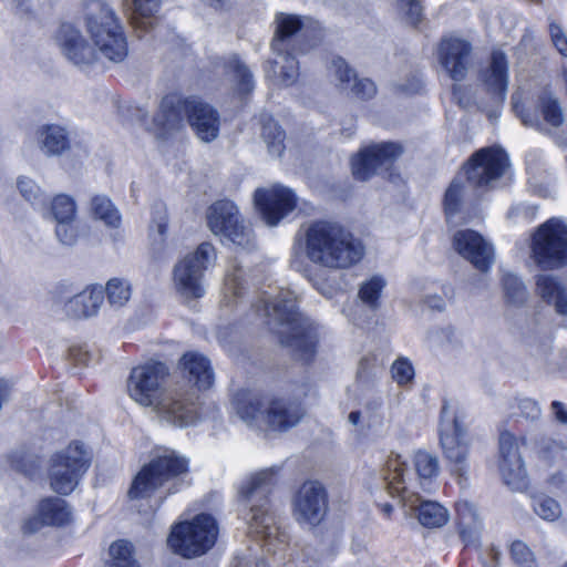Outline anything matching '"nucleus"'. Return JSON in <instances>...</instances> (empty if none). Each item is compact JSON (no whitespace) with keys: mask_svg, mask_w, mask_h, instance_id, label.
I'll list each match as a JSON object with an SVG mask.
<instances>
[{"mask_svg":"<svg viewBox=\"0 0 567 567\" xmlns=\"http://www.w3.org/2000/svg\"><path fill=\"white\" fill-rule=\"evenodd\" d=\"M86 9V30L93 47L78 29L64 23L58 34L63 54L76 65H90L101 59L123 62L128 54L127 41L113 9L100 0H91Z\"/></svg>","mask_w":567,"mask_h":567,"instance_id":"1","label":"nucleus"},{"mask_svg":"<svg viewBox=\"0 0 567 567\" xmlns=\"http://www.w3.org/2000/svg\"><path fill=\"white\" fill-rule=\"evenodd\" d=\"M256 311H262L265 324L279 336L280 342L290 347L295 355L305 362L316 354L318 334L316 328L297 311L293 292L280 290L276 296L264 292Z\"/></svg>","mask_w":567,"mask_h":567,"instance_id":"2","label":"nucleus"},{"mask_svg":"<svg viewBox=\"0 0 567 567\" xmlns=\"http://www.w3.org/2000/svg\"><path fill=\"white\" fill-rule=\"evenodd\" d=\"M185 120L200 141L209 143L218 136L220 121L217 111L198 99H184L175 93L162 99L148 130L156 138H166L179 131Z\"/></svg>","mask_w":567,"mask_h":567,"instance_id":"3","label":"nucleus"},{"mask_svg":"<svg viewBox=\"0 0 567 567\" xmlns=\"http://www.w3.org/2000/svg\"><path fill=\"white\" fill-rule=\"evenodd\" d=\"M307 258L328 269H348L364 256V246L341 226L328 221L310 224L303 235Z\"/></svg>","mask_w":567,"mask_h":567,"instance_id":"4","label":"nucleus"},{"mask_svg":"<svg viewBox=\"0 0 567 567\" xmlns=\"http://www.w3.org/2000/svg\"><path fill=\"white\" fill-rule=\"evenodd\" d=\"M278 468L270 467L254 473L241 485L239 493L250 504L249 530L262 542L268 553L282 549L288 536L278 526L270 509L268 494L277 483Z\"/></svg>","mask_w":567,"mask_h":567,"instance_id":"5","label":"nucleus"},{"mask_svg":"<svg viewBox=\"0 0 567 567\" xmlns=\"http://www.w3.org/2000/svg\"><path fill=\"white\" fill-rule=\"evenodd\" d=\"M405 461L400 454L391 453L380 470V486L391 497H399L405 506L415 512L419 522L429 528L441 527L449 520V513L441 504L424 501L414 485H408Z\"/></svg>","mask_w":567,"mask_h":567,"instance_id":"6","label":"nucleus"},{"mask_svg":"<svg viewBox=\"0 0 567 567\" xmlns=\"http://www.w3.org/2000/svg\"><path fill=\"white\" fill-rule=\"evenodd\" d=\"M237 414L250 426L284 432L305 415L300 403L284 398L245 394L235 401Z\"/></svg>","mask_w":567,"mask_h":567,"instance_id":"7","label":"nucleus"},{"mask_svg":"<svg viewBox=\"0 0 567 567\" xmlns=\"http://www.w3.org/2000/svg\"><path fill=\"white\" fill-rule=\"evenodd\" d=\"M187 468L188 462L184 456L169 449L158 450L135 475L128 496L130 498L148 497L159 487L185 474Z\"/></svg>","mask_w":567,"mask_h":567,"instance_id":"8","label":"nucleus"},{"mask_svg":"<svg viewBox=\"0 0 567 567\" xmlns=\"http://www.w3.org/2000/svg\"><path fill=\"white\" fill-rule=\"evenodd\" d=\"M216 259L215 247L209 243H202L174 266L173 285L183 300L192 301L205 295L204 275L215 265Z\"/></svg>","mask_w":567,"mask_h":567,"instance_id":"9","label":"nucleus"},{"mask_svg":"<svg viewBox=\"0 0 567 567\" xmlns=\"http://www.w3.org/2000/svg\"><path fill=\"white\" fill-rule=\"evenodd\" d=\"M530 259L542 269L567 265V223L553 217L539 225L530 237Z\"/></svg>","mask_w":567,"mask_h":567,"instance_id":"10","label":"nucleus"},{"mask_svg":"<svg viewBox=\"0 0 567 567\" xmlns=\"http://www.w3.org/2000/svg\"><path fill=\"white\" fill-rule=\"evenodd\" d=\"M217 538L215 519L207 514H199L190 522L175 524L167 537V545L185 558H193L210 549Z\"/></svg>","mask_w":567,"mask_h":567,"instance_id":"11","label":"nucleus"},{"mask_svg":"<svg viewBox=\"0 0 567 567\" xmlns=\"http://www.w3.org/2000/svg\"><path fill=\"white\" fill-rule=\"evenodd\" d=\"M309 19H302L299 16L278 13L276 16V31L271 42V48L279 55L280 60L269 61L265 66L266 76L284 85H291L298 78V63L290 54H282L285 51V41L297 31L306 27Z\"/></svg>","mask_w":567,"mask_h":567,"instance_id":"12","label":"nucleus"},{"mask_svg":"<svg viewBox=\"0 0 567 567\" xmlns=\"http://www.w3.org/2000/svg\"><path fill=\"white\" fill-rule=\"evenodd\" d=\"M439 433L443 453L452 464V473L460 482L466 481L468 473L466 432L449 402H444L442 406Z\"/></svg>","mask_w":567,"mask_h":567,"instance_id":"13","label":"nucleus"},{"mask_svg":"<svg viewBox=\"0 0 567 567\" xmlns=\"http://www.w3.org/2000/svg\"><path fill=\"white\" fill-rule=\"evenodd\" d=\"M89 468V458L83 445L75 442L51 457L49 482L51 488L61 495H69Z\"/></svg>","mask_w":567,"mask_h":567,"instance_id":"14","label":"nucleus"},{"mask_svg":"<svg viewBox=\"0 0 567 567\" xmlns=\"http://www.w3.org/2000/svg\"><path fill=\"white\" fill-rule=\"evenodd\" d=\"M207 225L223 241L244 249L254 246L251 228L245 224L238 207L230 200H218L208 208Z\"/></svg>","mask_w":567,"mask_h":567,"instance_id":"15","label":"nucleus"},{"mask_svg":"<svg viewBox=\"0 0 567 567\" xmlns=\"http://www.w3.org/2000/svg\"><path fill=\"white\" fill-rule=\"evenodd\" d=\"M197 396L190 390L163 391L152 408L157 419L176 427H187L197 421Z\"/></svg>","mask_w":567,"mask_h":567,"instance_id":"16","label":"nucleus"},{"mask_svg":"<svg viewBox=\"0 0 567 567\" xmlns=\"http://www.w3.org/2000/svg\"><path fill=\"white\" fill-rule=\"evenodd\" d=\"M167 375L168 369L162 362H148L134 368L127 380L130 396L142 406L153 408L163 393L161 388Z\"/></svg>","mask_w":567,"mask_h":567,"instance_id":"17","label":"nucleus"},{"mask_svg":"<svg viewBox=\"0 0 567 567\" xmlns=\"http://www.w3.org/2000/svg\"><path fill=\"white\" fill-rule=\"evenodd\" d=\"M328 512V495L317 481L303 483L292 501V515L300 524L309 527L319 525Z\"/></svg>","mask_w":567,"mask_h":567,"instance_id":"18","label":"nucleus"},{"mask_svg":"<svg viewBox=\"0 0 567 567\" xmlns=\"http://www.w3.org/2000/svg\"><path fill=\"white\" fill-rule=\"evenodd\" d=\"M508 167V156L502 148H482L466 166L467 181L474 187H487L498 181Z\"/></svg>","mask_w":567,"mask_h":567,"instance_id":"19","label":"nucleus"},{"mask_svg":"<svg viewBox=\"0 0 567 567\" xmlns=\"http://www.w3.org/2000/svg\"><path fill=\"white\" fill-rule=\"evenodd\" d=\"M401 153L402 147L392 142L370 145L352 157V175L363 182L375 174L388 172Z\"/></svg>","mask_w":567,"mask_h":567,"instance_id":"20","label":"nucleus"},{"mask_svg":"<svg viewBox=\"0 0 567 567\" xmlns=\"http://www.w3.org/2000/svg\"><path fill=\"white\" fill-rule=\"evenodd\" d=\"M512 107L525 126L534 127L540 132H548V126L558 127L565 120L559 102L547 91L538 97V107L543 120H540L539 113H530L525 110L520 91H516L512 95Z\"/></svg>","mask_w":567,"mask_h":567,"instance_id":"21","label":"nucleus"},{"mask_svg":"<svg viewBox=\"0 0 567 567\" xmlns=\"http://www.w3.org/2000/svg\"><path fill=\"white\" fill-rule=\"evenodd\" d=\"M254 199L262 219L269 226L278 225L297 206L295 193L281 185L258 188L255 192Z\"/></svg>","mask_w":567,"mask_h":567,"instance_id":"22","label":"nucleus"},{"mask_svg":"<svg viewBox=\"0 0 567 567\" xmlns=\"http://www.w3.org/2000/svg\"><path fill=\"white\" fill-rule=\"evenodd\" d=\"M498 467L503 481L513 489L527 486V471L519 452V440L509 432L499 435Z\"/></svg>","mask_w":567,"mask_h":567,"instance_id":"23","label":"nucleus"},{"mask_svg":"<svg viewBox=\"0 0 567 567\" xmlns=\"http://www.w3.org/2000/svg\"><path fill=\"white\" fill-rule=\"evenodd\" d=\"M453 248L468 260L477 270L487 272L494 264V248L481 234L472 229H462L454 234Z\"/></svg>","mask_w":567,"mask_h":567,"instance_id":"24","label":"nucleus"},{"mask_svg":"<svg viewBox=\"0 0 567 567\" xmlns=\"http://www.w3.org/2000/svg\"><path fill=\"white\" fill-rule=\"evenodd\" d=\"M439 61L449 76L463 81L472 65V45L460 38H445L439 47Z\"/></svg>","mask_w":567,"mask_h":567,"instance_id":"25","label":"nucleus"},{"mask_svg":"<svg viewBox=\"0 0 567 567\" xmlns=\"http://www.w3.org/2000/svg\"><path fill=\"white\" fill-rule=\"evenodd\" d=\"M480 82L493 105L504 103L508 86V62L503 51L493 50L489 64L480 73Z\"/></svg>","mask_w":567,"mask_h":567,"instance_id":"26","label":"nucleus"},{"mask_svg":"<svg viewBox=\"0 0 567 567\" xmlns=\"http://www.w3.org/2000/svg\"><path fill=\"white\" fill-rule=\"evenodd\" d=\"M103 301L101 287H90L83 291L69 297L63 291L56 295L55 305L61 307L66 317L87 318L97 312Z\"/></svg>","mask_w":567,"mask_h":567,"instance_id":"27","label":"nucleus"},{"mask_svg":"<svg viewBox=\"0 0 567 567\" xmlns=\"http://www.w3.org/2000/svg\"><path fill=\"white\" fill-rule=\"evenodd\" d=\"M413 465L417 482L414 484L408 481L410 472L406 470L405 478L408 485L412 484L416 487V489L420 488L425 493H431L434 488L435 480L440 473L439 458L430 452L419 450L413 454ZM405 468H408L406 464Z\"/></svg>","mask_w":567,"mask_h":567,"instance_id":"28","label":"nucleus"},{"mask_svg":"<svg viewBox=\"0 0 567 567\" xmlns=\"http://www.w3.org/2000/svg\"><path fill=\"white\" fill-rule=\"evenodd\" d=\"M183 373L198 389H209L214 383V370L210 361L204 354L198 352H187L179 361Z\"/></svg>","mask_w":567,"mask_h":567,"instance_id":"29","label":"nucleus"},{"mask_svg":"<svg viewBox=\"0 0 567 567\" xmlns=\"http://www.w3.org/2000/svg\"><path fill=\"white\" fill-rule=\"evenodd\" d=\"M35 135L38 146L45 156H61L70 150L69 133L61 125H42L37 130Z\"/></svg>","mask_w":567,"mask_h":567,"instance_id":"30","label":"nucleus"},{"mask_svg":"<svg viewBox=\"0 0 567 567\" xmlns=\"http://www.w3.org/2000/svg\"><path fill=\"white\" fill-rule=\"evenodd\" d=\"M71 519V511L62 498L51 497L42 501L38 508V516L27 524L30 532L38 528V520L43 525L61 526Z\"/></svg>","mask_w":567,"mask_h":567,"instance_id":"31","label":"nucleus"},{"mask_svg":"<svg viewBox=\"0 0 567 567\" xmlns=\"http://www.w3.org/2000/svg\"><path fill=\"white\" fill-rule=\"evenodd\" d=\"M536 293L547 303L554 305L559 315L567 316V286L551 275H538L535 282Z\"/></svg>","mask_w":567,"mask_h":567,"instance_id":"32","label":"nucleus"},{"mask_svg":"<svg viewBox=\"0 0 567 567\" xmlns=\"http://www.w3.org/2000/svg\"><path fill=\"white\" fill-rule=\"evenodd\" d=\"M261 138L271 156L280 157L282 155L286 148V133L270 116H262L261 118Z\"/></svg>","mask_w":567,"mask_h":567,"instance_id":"33","label":"nucleus"},{"mask_svg":"<svg viewBox=\"0 0 567 567\" xmlns=\"http://www.w3.org/2000/svg\"><path fill=\"white\" fill-rule=\"evenodd\" d=\"M243 290V271L237 260H233L226 270L221 303L224 306L236 303L237 299L241 297Z\"/></svg>","mask_w":567,"mask_h":567,"instance_id":"34","label":"nucleus"},{"mask_svg":"<svg viewBox=\"0 0 567 567\" xmlns=\"http://www.w3.org/2000/svg\"><path fill=\"white\" fill-rule=\"evenodd\" d=\"M566 451L567 440L545 437L538 443L537 455L544 466L550 467L564 460Z\"/></svg>","mask_w":567,"mask_h":567,"instance_id":"35","label":"nucleus"},{"mask_svg":"<svg viewBox=\"0 0 567 567\" xmlns=\"http://www.w3.org/2000/svg\"><path fill=\"white\" fill-rule=\"evenodd\" d=\"M90 210L95 219L102 220L106 226L117 227L121 215L111 199L103 195H96L91 199Z\"/></svg>","mask_w":567,"mask_h":567,"instance_id":"36","label":"nucleus"},{"mask_svg":"<svg viewBox=\"0 0 567 567\" xmlns=\"http://www.w3.org/2000/svg\"><path fill=\"white\" fill-rule=\"evenodd\" d=\"M502 286L505 300L508 305L518 307L526 302L528 291L517 275L513 272H504L502 276Z\"/></svg>","mask_w":567,"mask_h":567,"instance_id":"37","label":"nucleus"},{"mask_svg":"<svg viewBox=\"0 0 567 567\" xmlns=\"http://www.w3.org/2000/svg\"><path fill=\"white\" fill-rule=\"evenodd\" d=\"M167 213L163 205H156L153 209L150 225V240L154 251H159L166 240Z\"/></svg>","mask_w":567,"mask_h":567,"instance_id":"38","label":"nucleus"},{"mask_svg":"<svg viewBox=\"0 0 567 567\" xmlns=\"http://www.w3.org/2000/svg\"><path fill=\"white\" fill-rule=\"evenodd\" d=\"M456 513L462 537H470L480 527V518L475 505L468 501H460L456 503Z\"/></svg>","mask_w":567,"mask_h":567,"instance_id":"39","label":"nucleus"},{"mask_svg":"<svg viewBox=\"0 0 567 567\" xmlns=\"http://www.w3.org/2000/svg\"><path fill=\"white\" fill-rule=\"evenodd\" d=\"M110 557L105 567H140L133 557V545L126 540L114 542L110 546Z\"/></svg>","mask_w":567,"mask_h":567,"instance_id":"40","label":"nucleus"},{"mask_svg":"<svg viewBox=\"0 0 567 567\" xmlns=\"http://www.w3.org/2000/svg\"><path fill=\"white\" fill-rule=\"evenodd\" d=\"M50 215L56 223L74 221L76 217V204L68 195L55 196L50 204Z\"/></svg>","mask_w":567,"mask_h":567,"instance_id":"41","label":"nucleus"},{"mask_svg":"<svg viewBox=\"0 0 567 567\" xmlns=\"http://www.w3.org/2000/svg\"><path fill=\"white\" fill-rule=\"evenodd\" d=\"M385 285L386 282L383 277L373 276L361 284L358 296L363 303L375 309L379 306V300Z\"/></svg>","mask_w":567,"mask_h":567,"instance_id":"42","label":"nucleus"},{"mask_svg":"<svg viewBox=\"0 0 567 567\" xmlns=\"http://www.w3.org/2000/svg\"><path fill=\"white\" fill-rule=\"evenodd\" d=\"M227 68L237 81V89L240 93L247 94L254 90V76L247 65L237 56L231 55L228 59Z\"/></svg>","mask_w":567,"mask_h":567,"instance_id":"43","label":"nucleus"},{"mask_svg":"<svg viewBox=\"0 0 567 567\" xmlns=\"http://www.w3.org/2000/svg\"><path fill=\"white\" fill-rule=\"evenodd\" d=\"M534 513L544 520L556 522L563 515L560 504L547 495H538L533 498Z\"/></svg>","mask_w":567,"mask_h":567,"instance_id":"44","label":"nucleus"},{"mask_svg":"<svg viewBox=\"0 0 567 567\" xmlns=\"http://www.w3.org/2000/svg\"><path fill=\"white\" fill-rule=\"evenodd\" d=\"M105 292L110 305L118 308L124 306L130 300L131 286L124 279L112 278L106 284Z\"/></svg>","mask_w":567,"mask_h":567,"instance_id":"45","label":"nucleus"},{"mask_svg":"<svg viewBox=\"0 0 567 567\" xmlns=\"http://www.w3.org/2000/svg\"><path fill=\"white\" fill-rule=\"evenodd\" d=\"M329 72L338 82L337 85L342 91H348L351 84L357 80L354 71L346 63L342 58L331 60Z\"/></svg>","mask_w":567,"mask_h":567,"instance_id":"46","label":"nucleus"},{"mask_svg":"<svg viewBox=\"0 0 567 567\" xmlns=\"http://www.w3.org/2000/svg\"><path fill=\"white\" fill-rule=\"evenodd\" d=\"M392 379L399 385H405L412 382L414 378V368L408 358H398L391 365Z\"/></svg>","mask_w":567,"mask_h":567,"instance_id":"47","label":"nucleus"},{"mask_svg":"<svg viewBox=\"0 0 567 567\" xmlns=\"http://www.w3.org/2000/svg\"><path fill=\"white\" fill-rule=\"evenodd\" d=\"M511 556L519 567H534L536 565L534 553L524 542L515 540L511 545Z\"/></svg>","mask_w":567,"mask_h":567,"instance_id":"48","label":"nucleus"},{"mask_svg":"<svg viewBox=\"0 0 567 567\" xmlns=\"http://www.w3.org/2000/svg\"><path fill=\"white\" fill-rule=\"evenodd\" d=\"M18 188L21 195L32 205H42L44 203L43 194L40 187L28 177H20L18 179Z\"/></svg>","mask_w":567,"mask_h":567,"instance_id":"49","label":"nucleus"},{"mask_svg":"<svg viewBox=\"0 0 567 567\" xmlns=\"http://www.w3.org/2000/svg\"><path fill=\"white\" fill-rule=\"evenodd\" d=\"M462 195V184L457 181H453L450 187L446 189L444 206L447 218L457 213Z\"/></svg>","mask_w":567,"mask_h":567,"instance_id":"50","label":"nucleus"},{"mask_svg":"<svg viewBox=\"0 0 567 567\" xmlns=\"http://www.w3.org/2000/svg\"><path fill=\"white\" fill-rule=\"evenodd\" d=\"M162 0H133V23H136L138 18H150L154 16L159 7Z\"/></svg>","mask_w":567,"mask_h":567,"instance_id":"51","label":"nucleus"},{"mask_svg":"<svg viewBox=\"0 0 567 567\" xmlns=\"http://www.w3.org/2000/svg\"><path fill=\"white\" fill-rule=\"evenodd\" d=\"M347 92L352 93L355 97L368 100L375 95L377 86L369 79H358L351 84Z\"/></svg>","mask_w":567,"mask_h":567,"instance_id":"52","label":"nucleus"},{"mask_svg":"<svg viewBox=\"0 0 567 567\" xmlns=\"http://www.w3.org/2000/svg\"><path fill=\"white\" fill-rule=\"evenodd\" d=\"M55 235L59 241L66 246L74 245L78 239V230L73 221L56 223Z\"/></svg>","mask_w":567,"mask_h":567,"instance_id":"53","label":"nucleus"},{"mask_svg":"<svg viewBox=\"0 0 567 567\" xmlns=\"http://www.w3.org/2000/svg\"><path fill=\"white\" fill-rule=\"evenodd\" d=\"M401 11L412 25H416L421 21L422 7L419 0H398Z\"/></svg>","mask_w":567,"mask_h":567,"instance_id":"54","label":"nucleus"},{"mask_svg":"<svg viewBox=\"0 0 567 567\" xmlns=\"http://www.w3.org/2000/svg\"><path fill=\"white\" fill-rule=\"evenodd\" d=\"M549 34L554 47L563 55L567 56V35L560 25L554 21L549 23Z\"/></svg>","mask_w":567,"mask_h":567,"instance_id":"55","label":"nucleus"},{"mask_svg":"<svg viewBox=\"0 0 567 567\" xmlns=\"http://www.w3.org/2000/svg\"><path fill=\"white\" fill-rule=\"evenodd\" d=\"M518 409L522 416L529 421H536L542 415V410L538 403L529 398H522L518 400Z\"/></svg>","mask_w":567,"mask_h":567,"instance_id":"56","label":"nucleus"},{"mask_svg":"<svg viewBox=\"0 0 567 567\" xmlns=\"http://www.w3.org/2000/svg\"><path fill=\"white\" fill-rule=\"evenodd\" d=\"M217 339L223 347H227L237 338V331L233 327H218L216 331Z\"/></svg>","mask_w":567,"mask_h":567,"instance_id":"57","label":"nucleus"},{"mask_svg":"<svg viewBox=\"0 0 567 567\" xmlns=\"http://www.w3.org/2000/svg\"><path fill=\"white\" fill-rule=\"evenodd\" d=\"M388 424L383 413H371L368 415V422L367 425L369 430H372L374 432L382 431L385 425Z\"/></svg>","mask_w":567,"mask_h":567,"instance_id":"58","label":"nucleus"},{"mask_svg":"<svg viewBox=\"0 0 567 567\" xmlns=\"http://www.w3.org/2000/svg\"><path fill=\"white\" fill-rule=\"evenodd\" d=\"M551 410L555 415V419L559 423L567 425V409H566V406L559 401H554L551 403Z\"/></svg>","mask_w":567,"mask_h":567,"instance_id":"59","label":"nucleus"},{"mask_svg":"<svg viewBox=\"0 0 567 567\" xmlns=\"http://www.w3.org/2000/svg\"><path fill=\"white\" fill-rule=\"evenodd\" d=\"M375 359L374 358H362L359 362L358 374L367 375L369 371L374 367Z\"/></svg>","mask_w":567,"mask_h":567,"instance_id":"60","label":"nucleus"},{"mask_svg":"<svg viewBox=\"0 0 567 567\" xmlns=\"http://www.w3.org/2000/svg\"><path fill=\"white\" fill-rule=\"evenodd\" d=\"M422 87V81L419 78H413V81L409 85L400 84L399 89L400 91L406 93V94H413L421 90Z\"/></svg>","mask_w":567,"mask_h":567,"instance_id":"61","label":"nucleus"},{"mask_svg":"<svg viewBox=\"0 0 567 567\" xmlns=\"http://www.w3.org/2000/svg\"><path fill=\"white\" fill-rule=\"evenodd\" d=\"M426 303L430 308L435 310H443L445 308V301L437 296H432L426 299Z\"/></svg>","mask_w":567,"mask_h":567,"instance_id":"62","label":"nucleus"},{"mask_svg":"<svg viewBox=\"0 0 567 567\" xmlns=\"http://www.w3.org/2000/svg\"><path fill=\"white\" fill-rule=\"evenodd\" d=\"M382 408V401L381 399H375L372 401H369L365 405V410L368 412V415L371 413H380Z\"/></svg>","mask_w":567,"mask_h":567,"instance_id":"63","label":"nucleus"},{"mask_svg":"<svg viewBox=\"0 0 567 567\" xmlns=\"http://www.w3.org/2000/svg\"><path fill=\"white\" fill-rule=\"evenodd\" d=\"M230 567H252V561L246 556H237Z\"/></svg>","mask_w":567,"mask_h":567,"instance_id":"64","label":"nucleus"}]
</instances>
